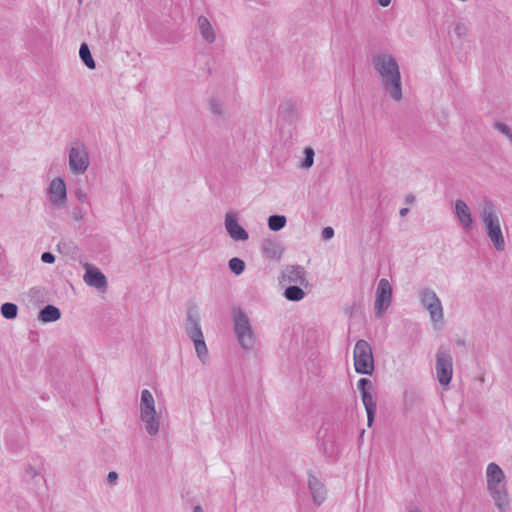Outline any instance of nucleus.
<instances>
[{
	"instance_id": "nucleus-1",
	"label": "nucleus",
	"mask_w": 512,
	"mask_h": 512,
	"mask_svg": "<svg viewBox=\"0 0 512 512\" xmlns=\"http://www.w3.org/2000/svg\"><path fill=\"white\" fill-rule=\"evenodd\" d=\"M371 62L381 77V86L385 93L394 101H401V72L395 57L387 53H378L372 57Z\"/></svg>"
},
{
	"instance_id": "nucleus-2",
	"label": "nucleus",
	"mask_w": 512,
	"mask_h": 512,
	"mask_svg": "<svg viewBox=\"0 0 512 512\" xmlns=\"http://www.w3.org/2000/svg\"><path fill=\"white\" fill-rule=\"evenodd\" d=\"M480 219L483 223L487 237L492 242L494 248L502 252L505 250V240L500 226V220L497 215V209L491 199L484 198L481 202Z\"/></svg>"
},
{
	"instance_id": "nucleus-3",
	"label": "nucleus",
	"mask_w": 512,
	"mask_h": 512,
	"mask_svg": "<svg viewBox=\"0 0 512 512\" xmlns=\"http://www.w3.org/2000/svg\"><path fill=\"white\" fill-rule=\"evenodd\" d=\"M487 488L493 498L495 505L500 512H507L509 508V497L505 484V474L501 467L496 463H490L486 470Z\"/></svg>"
},
{
	"instance_id": "nucleus-4",
	"label": "nucleus",
	"mask_w": 512,
	"mask_h": 512,
	"mask_svg": "<svg viewBox=\"0 0 512 512\" xmlns=\"http://www.w3.org/2000/svg\"><path fill=\"white\" fill-rule=\"evenodd\" d=\"M234 333L239 344L244 349H251L254 345V334L249 318L244 310L237 307L232 311Z\"/></svg>"
},
{
	"instance_id": "nucleus-5",
	"label": "nucleus",
	"mask_w": 512,
	"mask_h": 512,
	"mask_svg": "<svg viewBox=\"0 0 512 512\" xmlns=\"http://www.w3.org/2000/svg\"><path fill=\"white\" fill-rule=\"evenodd\" d=\"M354 368L358 374L372 375L374 372V357L371 345L363 339L356 342L354 351Z\"/></svg>"
},
{
	"instance_id": "nucleus-6",
	"label": "nucleus",
	"mask_w": 512,
	"mask_h": 512,
	"mask_svg": "<svg viewBox=\"0 0 512 512\" xmlns=\"http://www.w3.org/2000/svg\"><path fill=\"white\" fill-rule=\"evenodd\" d=\"M435 369L438 382L442 386L448 385L453 374V358L449 347L439 346L436 353Z\"/></svg>"
},
{
	"instance_id": "nucleus-7",
	"label": "nucleus",
	"mask_w": 512,
	"mask_h": 512,
	"mask_svg": "<svg viewBox=\"0 0 512 512\" xmlns=\"http://www.w3.org/2000/svg\"><path fill=\"white\" fill-rule=\"evenodd\" d=\"M357 388L361 394V400L367 413V425L371 427L375 420L377 405L373 396V383L368 378H360L357 382Z\"/></svg>"
},
{
	"instance_id": "nucleus-8",
	"label": "nucleus",
	"mask_w": 512,
	"mask_h": 512,
	"mask_svg": "<svg viewBox=\"0 0 512 512\" xmlns=\"http://www.w3.org/2000/svg\"><path fill=\"white\" fill-rule=\"evenodd\" d=\"M392 302V287L386 278L379 280L376 288V299L374 309L377 318H381L383 313L390 307Z\"/></svg>"
},
{
	"instance_id": "nucleus-9",
	"label": "nucleus",
	"mask_w": 512,
	"mask_h": 512,
	"mask_svg": "<svg viewBox=\"0 0 512 512\" xmlns=\"http://www.w3.org/2000/svg\"><path fill=\"white\" fill-rule=\"evenodd\" d=\"M89 156L83 144L78 143L69 150V168L76 174H83L89 167Z\"/></svg>"
},
{
	"instance_id": "nucleus-10",
	"label": "nucleus",
	"mask_w": 512,
	"mask_h": 512,
	"mask_svg": "<svg viewBox=\"0 0 512 512\" xmlns=\"http://www.w3.org/2000/svg\"><path fill=\"white\" fill-rule=\"evenodd\" d=\"M49 200L57 208H61L67 201L65 181L61 177L54 178L48 187Z\"/></svg>"
},
{
	"instance_id": "nucleus-11",
	"label": "nucleus",
	"mask_w": 512,
	"mask_h": 512,
	"mask_svg": "<svg viewBox=\"0 0 512 512\" xmlns=\"http://www.w3.org/2000/svg\"><path fill=\"white\" fill-rule=\"evenodd\" d=\"M224 225L228 235L234 241L248 240V232L239 224L237 215L233 211L226 213Z\"/></svg>"
},
{
	"instance_id": "nucleus-12",
	"label": "nucleus",
	"mask_w": 512,
	"mask_h": 512,
	"mask_svg": "<svg viewBox=\"0 0 512 512\" xmlns=\"http://www.w3.org/2000/svg\"><path fill=\"white\" fill-rule=\"evenodd\" d=\"M282 281L307 286L306 270L300 265H288L282 272Z\"/></svg>"
},
{
	"instance_id": "nucleus-13",
	"label": "nucleus",
	"mask_w": 512,
	"mask_h": 512,
	"mask_svg": "<svg viewBox=\"0 0 512 512\" xmlns=\"http://www.w3.org/2000/svg\"><path fill=\"white\" fill-rule=\"evenodd\" d=\"M185 331L190 339L200 338L203 336L200 326V316L196 307H190L187 311Z\"/></svg>"
},
{
	"instance_id": "nucleus-14",
	"label": "nucleus",
	"mask_w": 512,
	"mask_h": 512,
	"mask_svg": "<svg viewBox=\"0 0 512 512\" xmlns=\"http://www.w3.org/2000/svg\"><path fill=\"white\" fill-rule=\"evenodd\" d=\"M84 281L90 287L103 289L107 286V279L101 270L93 265L87 264L84 274Z\"/></svg>"
},
{
	"instance_id": "nucleus-15",
	"label": "nucleus",
	"mask_w": 512,
	"mask_h": 512,
	"mask_svg": "<svg viewBox=\"0 0 512 512\" xmlns=\"http://www.w3.org/2000/svg\"><path fill=\"white\" fill-rule=\"evenodd\" d=\"M308 488L313 502L318 506L321 505L326 499V489L324 484L311 471L308 472Z\"/></svg>"
},
{
	"instance_id": "nucleus-16",
	"label": "nucleus",
	"mask_w": 512,
	"mask_h": 512,
	"mask_svg": "<svg viewBox=\"0 0 512 512\" xmlns=\"http://www.w3.org/2000/svg\"><path fill=\"white\" fill-rule=\"evenodd\" d=\"M261 250L266 258L277 261L282 258L284 252V248L281 243L271 238H265L262 240Z\"/></svg>"
},
{
	"instance_id": "nucleus-17",
	"label": "nucleus",
	"mask_w": 512,
	"mask_h": 512,
	"mask_svg": "<svg viewBox=\"0 0 512 512\" xmlns=\"http://www.w3.org/2000/svg\"><path fill=\"white\" fill-rule=\"evenodd\" d=\"M455 213L465 230L473 229L474 222L470 208L463 200L458 199L455 201Z\"/></svg>"
},
{
	"instance_id": "nucleus-18",
	"label": "nucleus",
	"mask_w": 512,
	"mask_h": 512,
	"mask_svg": "<svg viewBox=\"0 0 512 512\" xmlns=\"http://www.w3.org/2000/svg\"><path fill=\"white\" fill-rule=\"evenodd\" d=\"M61 318V311L58 307L48 304L40 309L38 320L43 323L56 322Z\"/></svg>"
},
{
	"instance_id": "nucleus-19",
	"label": "nucleus",
	"mask_w": 512,
	"mask_h": 512,
	"mask_svg": "<svg viewBox=\"0 0 512 512\" xmlns=\"http://www.w3.org/2000/svg\"><path fill=\"white\" fill-rule=\"evenodd\" d=\"M152 412L156 413L153 395L148 389H144L141 391L140 415L144 414L145 417Z\"/></svg>"
},
{
	"instance_id": "nucleus-20",
	"label": "nucleus",
	"mask_w": 512,
	"mask_h": 512,
	"mask_svg": "<svg viewBox=\"0 0 512 512\" xmlns=\"http://www.w3.org/2000/svg\"><path fill=\"white\" fill-rule=\"evenodd\" d=\"M141 420L145 424V430L150 436H155L159 432V419L156 418V413H149L144 417V414L140 415Z\"/></svg>"
},
{
	"instance_id": "nucleus-21",
	"label": "nucleus",
	"mask_w": 512,
	"mask_h": 512,
	"mask_svg": "<svg viewBox=\"0 0 512 512\" xmlns=\"http://www.w3.org/2000/svg\"><path fill=\"white\" fill-rule=\"evenodd\" d=\"M198 25L201 32L202 37L208 43H212L215 40V33L213 28L209 22V20L205 16H200L198 18Z\"/></svg>"
},
{
	"instance_id": "nucleus-22",
	"label": "nucleus",
	"mask_w": 512,
	"mask_h": 512,
	"mask_svg": "<svg viewBox=\"0 0 512 512\" xmlns=\"http://www.w3.org/2000/svg\"><path fill=\"white\" fill-rule=\"evenodd\" d=\"M191 340L193 341L198 359L203 364H206L209 359V353H208V348H207L205 340H204V336H202L200 338H194Z\"/></svg>"
},
{
	"instance_id": "nucleus-23",
	"label": "nucleus",
	"mask_w": 512,
	"mask_h": 512,
	"mask_svg": "<svg viewBox=\"0 0 512 512\" xmlns=\"http://www.w3.org/2000/svg\"><path fill=\"white\" fill-rule=\"evenodd\" d=\"M79 56L81 61L88 69L94 70L96 68V63L92 57L90 48L86 43H82L80 45Z\"/></svg>"
},
{
	"instance_id": "nucleus-24",
	"label": "nucleus",
	"mask_w": 512,
	"mask_h": 512,
	"mask_svg": "<svg viewBox=\"0 0 512 512\" xmlns=\"http://www.w3.org/2000/svg\"><path fill=\"white\" fill-rule=\"evenodd\" d=\"M283 295L289 301L298 302L305 297V292L298 285H290L284 290Z\"/></svg>"
},
{
	"instance_id": "nucleus-25",
	"label": "nucleus",
	"mask_w": 512,
	"mask_h": 512,
	"mask_svg": "<svg viewBox=\"0 0 512 512\" xmlns=\"http://www.w3.org/2000/svg\"><path fill=\"white\" fill-rule=\"evenodd\" d=\"M1 315L8 320H13L18 315V306L12 302H5L0 307Z\"/></svg>"
},
{
	"instance_id": "nucleus-26",
	"label": "nucleus",
	"mask_w": 512,
	"mask_h": 512,
	"mask_svg": "<svg viewBox=\"0 0 512 512\" xmlns=\"http://www.w3.org/2000/svg\"><path fill=\"white\" fill-rule=\"evenodd\" d=\"M425 308L429 311L431 319L434 322H438L443 319V308L440 300L434 303H429Z\"/></svg>"
},
{
	"instance_id": "nucleus-27",
	"label": "nucleus",
	"mask_w": 512,
	"mask_h": 512,
	"mask_svg": "<svg viewBox=\"0 0 512 512\" xmlns=\"http://www.w3.org/2000/svg\"><path fill=\"white\" fill-rule=\"evenodd\" d=\"M287 219L284 215H271L268 218V227L271 231H279L285 227Z\"/></svg>"
},
{
	"instance_id": "nucleus-28",
	"label": "nucleus",
	"mask_w": 512,
	"mask_h": 512,
	"mask_svg": "<svg viewBox=\"0 0 512 512\" xmlns=\"http://www.w3.org/2000/svg\"><path fill=\"white\" fill-rule=\"evenodd\" d=\"M229 269L235 274V275H241L246 267L245 262L238 257H233L228 262Z\"/></svg>"
},
{
	"instance_id": "nucleus-29",
	"label": "nucleus",
	"mask_w": 512,
	"mask_h": 512,
	"mask_svg": "<svg viewBox=\"0 0 512 512\" xmlns=\"http://www.w3.org/2000/svg\"><path fill=\"white\" fill-rule=\"evenodd\" d=\"M209 109L212 114L218 117L224 116L225 110L223 102L217 98H211L209 100Z\"/></svg>"
},
{
	"instance_id": "nucleus-30",
	"label": "nucleus",
	"mask_w": 512,
	"mask_h": 512,
	"mask_svg": "<svg viewBox=\"0 0 512 512\" xmlns=\"http://www.w3.org/2000/svg\"><path fill=\"white\" fill-rule=\"evenodd\" d=\"M440 300L437 296V294L431 290L430 288H425L421 292V302L424 307L429 305V303H434L436 301Z\"/></svg>"
},
{
	"instance_id": "nucleus-31",
	"label": "nucleus",
	"mask_w": 512,
	"mask_h": 512,
	"mask_svg": "<svg viewBox=\"0 0 512 512\" xmlns=\"http://www.w3.org/2000/svg\"><path fill=\"white\" fill-rule=\"evenodd\" d=\"M314 150L311 147H306L304 149V158L301 162V167L308 169L313 166L314 163Z\"/></svg>"
},
{
	"instance_id": "nucleus-32",
	"label": "nucleus",
	"mask_w": 512,
	"mask_h": 512,
	"mask_svg": "<svg viewBox=\"0 0 512 512\" xmlns=\"http://www.w3.org/2000/svg\"><path fill=\"white\" fill-rule=\"evenodd\" d=\"M494 128L497 129L502 134L506 135L509 138L510 142L512 143V131L506 124L501 122H495Z\"/></svg>"
},
{
	"instance_id": "nucleus-33",
	"label": "nucleus",
	"mask_w": 512,
	"mask_h": 512,
	"mask_svg": "<svg viewBox=\"0 0 512 512\" xmlns=\"http://www.w3.org/2000/svg\"><path fill=\"white\" fill-rule=\"evenodd\" d=\"M454 33L457 35L458 38H463L468 33V27L463 22L456 23L454 27Z\"/></svg>"
},
{
	"instance_id": "nucleus-34",
	"label": "nucleus",
	"mask_w": 512,
	"mask_h": 512,
	"mask_svg": "<svg viewBox=\"0 0 512 512\" xmlns=\"http://www.w3.org/2000/svg\"><path fill=\"white\" fill-rule=\"evenodd\" d=\"M41 260L47 264H53L56 260L55 255L51 252H44L41 255Z\"/></svg>"
},
{
	"instance_id": "nucleus-35",
	"label": "nucleus",
	"mask_w": 512,
	"mask_h": 512,
	"mask_svg": "<svg viewBox=\"0 0 512 512\" xmlns=\"http://www.w3.org/2000/svg\"><path fill=\"white\" fill-rule=\"evenodd\" d=\"M334 236V229L330 226L328 227H325L323 230H322V238L324 240H329L331 239L332 237Z\"/></svg>"
},
{
	"instance_id": "nucleus-36",
	"label": "nucleus",
	"mask_w": 512,
	"mask_h": 512,
	"mask_svg": "<svg viewBox=\"0 0 512 512\" xmlns=\"http://www.w3.org/2000/svg\"><path fill=\"white\" fill-rule=\"evenodd\" d=\"M75 197L82 203H85L88 199L87 193L80 188L76 189Z\"/></svg>"
},
{
	"instance_id": "nucleus-37",
	"label": "nucleus",
	"mask_w": 512,
	"mask_h": 512,
	"mask_svg": "<svg viewBox=\"0 0 512 512\" xmlns=\"http://www.w3.org/2000/svg\"><path fill=\"white\" fill-rule=\"evenodd\" d=\"M118 480V473L115 471H110L107 475V483L111 486L115 485Z\"/></svg>"
},
{
	"instance_id": "nucleus-38",
	"label": "nucleus",
	"mask_w": 512,
	"mask_h": 512,
	"mask_svg": "<svg viewBox=\"0 0 512 512\" xmlns=\"http://www.w3.org/2000/svg\"><path fill=\"white\" fill-rule=\"evenodd\" d=\"M72 217L75 221H80L83 218V211L79 206L73 208Z\"/></svg>"
},
{
	"instance_id": "nucleus-39",
	"label": "nucleus",
	"mask_w": 512,
	"mask_h": 512,
	"mask_svg": "<svg viewBox=\"0 0 512 512\" xmlns=\"http://www.w3.org/2000/svg\"><path fill=\"white\" fill-rule=\"evenodd\" d=\"M292 109H293V104L290 101L283 102L279 105L280 113L289 112V111H292Z\"/></svg>"
},
{
	"instance_id": "nucleus-40",
	"label": "nucleus",
	"mask_w": 512,
	"mask_h": 512,
	"mask_svg": "<svg viewBox=\"0 0 512 512\" xmlns=\"http://www.w3.org/2000/svg\"><path fill=\"white\" fill-rule=\"evenodd\" d=\"M26 475L30 478V479H34L37 475H38V472L37 470L32 467L31 465H29L27 468H26Z\"/></svg>"
},
{
	"instance_id": "nucleus-41",
	"label": "nucleus",
	"mask_w": 512,
	"mask_h": 512,
	"mask_svg": "<svg viewBox=\"0 0 512 512\" xmlns=\"http://www.w3.org/2000/svg\"><path fill=\"white\" fill-rule=\"evenodd\" d=\"M377 3L381 7H388L391 3V0H377Z\"/></svg>"
},
{
	"instance_id": "nucleus-42",
	"label": "nucleus",
	"mask_w": 512,
	"mask_h": 512,
	"mask_svg": "<svg viewBox=\"0 0 512 512\" xmlns=\"http://www.w3.org/2000/svg\"><path fill=\"white\" fill-rule=\"evenodd\" d=\"M408 212H409L408 208H402V209H400L399 214H400V216L404 217L407 215Z\"/></svg>"
},
{
	"instance_id": "nucleus-43",
	"label": "nucleus",
	"mask_w": 512,
	"mask_h": 512,
	"mask_svg": "<svg viewBox=\"0 0 512 512\" xmlns=\"http://www.w3.org/2000/svg\"><path fill=\"white\" fill-rule=\"evenodd\" d=\"M415 200V197L413 195L406 196L405 202L406 203H412Z\"/></svg>"
},
{
	"instance_id": "nucleus-44",
	"label": "nucleus",
	"mask_w": 512,
	"mask_h": 512,
	"mask_svg": "<svg viewBox=\"0 0 512 512\" xmlns=\"http://www.w3.org/2000/svg\"><path fill=\"white\" fill-rule=\"evenodd\" d=\"M193 512H203V509L200 505H196L193 509Z\"/></svg>"
},
{
	"instance_id": "nucleus-45",
	"label": "nucleus",
	"mask_w": 512,
	"mask_h": 512,
	"mask_svg": "<svg viewBox=\"0 0 512 512\" xmlns=\"http://www.w3.org/2000/svg\"><path fill=\"white\" fill-rule=\"evenodd\" d=\"M79 3H82V0H78Z\"/></svg>"
}]
</instances>
